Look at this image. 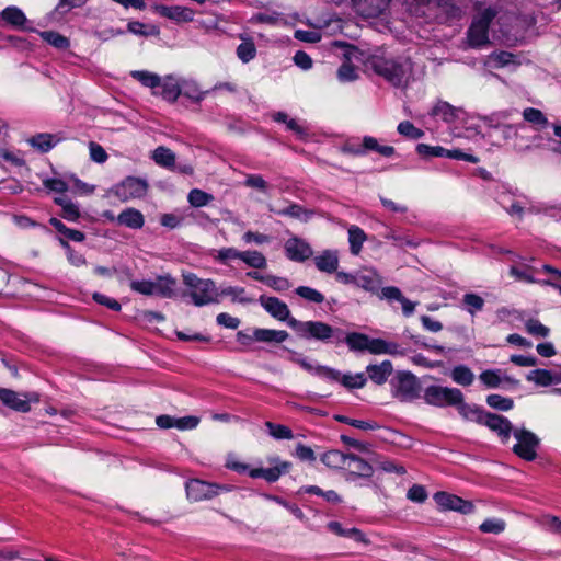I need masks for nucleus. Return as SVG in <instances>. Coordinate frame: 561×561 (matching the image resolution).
Wrapping results in <instances>:
<instances>
[{"instance_id":"obj_45","label":"nucleus","mask_w":561,"mask_h":561,"mask_svg":"<svg viewBox=\"0 0 561 561\" xmlns=\"http://www.w3.org/2000/svg\"><path fill=\"white\" fill-rule=\"evenodd\" d=\"M462 304L467 312L474 316L478 311H481L484 307V299L473 293H467L462 297Z\"/></svg>"},{"instance_id":"obj_3","label":"nucleus","mask_w":561,"mask_h":561,"mask_svg":"<svg viewBox=\"0 0 561 561\" xmlns=\"http://www.w3.org/2000/svg\"><path fill=\"white\" fill-rule=\"evenodd\" d=\"M182 278L195 306L202 307L219 302V294L213 279L201 278L192 272L183 273Z\"/></svg>"},{"instance_id":"obj_1","label":"nucleus","mask_w":561,"mask_h":561,"mask_svg":"<svg viewBox=\"0 0 561 561\" xmlns=\"http://www.w3.org/2000/svg\"><path fill=\"white\" fill-rule=\"evenodd\" d=\"M365 67L394 88H407L413 79V62L409 57H388L374 54L367 57Z\"/></svg>"},{"instance_id":"obj_63","label":"nucleus","mask_w":561,"mask_h":561,"mask_svg":"<svg viewBox=\"0 0 561 561\" xmlns=\"http://www.w3.org/2000/svg\"><path fill=\"white\" fill-rule=\"evenodd\" d=\"M247 187L255 188L264 194H267L270 185L260 174H248L244 181Z\"/></svg>"},{"instance_id":"obj_21","label":"nucleus","mask_w":561,"mask_h":561,"mask_svg":"<svg viewBox=\"0 0 561 561\" xmlns=\"http://www.w3.org/2000/svg\"><path fill=\"white\" fill-rule=\"evenodd\" d=\"M369 379L376 385H383L393 371L392 363L388 359L378 365H368L366 367Z\"/></svg>"},{"instance_id":"obj_9","label":"nucleus","mask_w":561,"mask_h":561,"mask_svg":"<svg viewBox=\"0 0 561 561\" xmlns=\"http://www.w3.org/2000/svg\"><path fill=\"white\" fill-rule=\"evenodd\" d=\"M0 400L7 407L18 412L26 413L31 410V401H39L37 393L20 394L13 390L0 388Z\"/></svg>"},{"instance_id":"obj_2","label":"nucleus","mask_w":561,"mask_h":561,"mask_svg":"<svg viewBox=\"0 0 561 561\" xmlns=\"http://www.w3.org/2000/svg\"><path fill=\"white\" fill-rule=\"evenodd\" d=\"M289 328L304 340L317 341L324 344H341V328L332 327L323 321L289 320Z\"/></svg>"},{"instance_id":"obj_42","label":"nucleus","mask_w":561,"mask_h":561,"mask_svg":"<svg viewBox=\"0 0 561 561\" xmlns=\"http://www.w3.org/2000/svg\"><path fill=\"white\" fill-rule=\"evenodd\" d=\"M328 527L335 534L348 538H353L355 541L367 543L365 535L357 528L344 529L340 523L330 522Z\"/></svg>"},{"instance_id":"obj_24","label":"nucleus","mask_w":561,"mask_h":561,"mask_svg":"<svg viewBox=\"0 0 561 561\" xmlns=\"http://www.w3.org/2000/svg\"><path fill=\"white\" fill-rule=\"evenodd\" d=\"M154 295L163 298H172L175 296L176 280L171 275H160L152 280Z\"/></svg>"},{"instance_id":"obj_28","label":"nucleus","mask_w":561,"mask_h":561,"mask_svg":"<svg viewBox=\"0 0 561 561\" xmlns=\"http://www.w3.org/2000/svg\"><path fill=\"white\" fill-rule=\"evenodd\" d=\"M421 2L422 4H426V9L421 10L420 13L427 18L432 16L428 11L436 5L444 9L447 12L448 18L459 19L461 16L460 8L455 5L451 0H439L438 3L432 2L431 0H421Z\"/></svg>"},{"instance_id":"obj_39","label":"nucleus","mask_w":561,"mask_h":561,"mask_svg":"<svg viewBox=\"0 0 561 561\" xmlns=\"http://www.w3.org/2000/svg\"><path fill=\"white\" fill-rule=\"evenodd\" d=\"M362 147L365 149V154L367 151H376L383 157L394 154V148L392 146H381L378 144V140L371 136H365L363 138Z\"/></svg>"},{"instance_id":"obj_12","label":"nucleus","mask_w":561,"mask_h":561,"mask_svg":"<svg viewBox=\"0 0 561 561\" xmlns=\"http://www.w3.org/2000/svg\"><path fill=\"white\" fill-rule=\"evenodd\" d=\"M434 499L438 506H440L443 510L456 511L462 514H470L473 512L474 508L471 502L465 501L457 495L449 494L446 492H437L434 495Z\"/></svg>"},{"instance_id":"obj_46","label":"nucleus","mask_w":561,"mask_h":561,"mask_svg":"<svg viewBox=\"0 0 561 561\" xmlns=\"http://www.w3.org/2000/svg\"><path fill=\"white\" fill-rule=\"evenodd\" d=\"M181 95L198 103L204 99L205 92H202L194 81H183L181 83Z\"/></svg>"},{"instance_id":"obj_17","label":"nucleus","mask_w":561,"mask_h":561,"mask_svg":"<svg viewBox=\"0 0 561 561\" xmlns=\"http://www.w3.org/2000/svg\"><path fill=\"white\" fill-rule=\"evenodd\" d=\"M382 284L379 274L371 268H363L357 271L356 286L369 293H377Z\"/></svg>"},{"instance_id":"obj_15","label":"nucleus","mask_w":561,"mask_h":561,"mask_svg":"<svg viewBox=\"0 0 561 561\" xmlns=\"http://www.w3.org/2000/svg\"><path fill=\"white\" fill-rule=\"evenodd\" d=\"M368 353L374 355H391V356H404L407 354L405 348L396 342L386 341L383 339H369Z\"/></svg>"},{"instance_id":"obj_49","label":"nucleus","mask_w":561,"mask_h":561,"mask_svg":"<svg viewBox=\"0 0 561 561\" xmlns=\"http://www.w3.org/2000/svg\"><path fill=\"white\" fill-rule=\"evenodd\" d=\"M486 403L489 407L499 411H510L514 407V401L511 398L496 393L489 394L486 397Z\"/></svg>"},{"instance_id":"obj_22","label":"nucleus","mask_w":561,"mask_h":561,"mask_svg":"<svg viewBox=\"0 0 561 561\" xmlns=\"http://www.w3.org/2000/svg\"><path fill=\"white\" fill-rule=\"evenodd\" d=\"M187 496L194 501H202L216 494L214 485L201 480H192L186 484Z\"/></svg>"},{"instance_id":"obj_19","label":"nucleus","mask_w":561,"mask_h":561,"mask_svg":"<svg viewBox=\"0 0 561 561\" xmlns=\"http://www.w3.org/2000/svg\"><path fill=\"white\" fill-rule=\"evenodd\" d=\"M116 222L130 229H141L145 225V217L140 210L129 207L119 213Z\"/></svg>"},{"instance_id":"obj_13","label":"nucleus","mask_w":561,"mask_h":561,"mask_svg":"<svg viewBox=\"0 0 561 561\" xmlns=\"http://www.w3.org/2000/svg\"><path fill=\"white\" fill-rule=\"evenodd\" d=\"M260 304L273 318L285 321L289 327V320L294 319L290 317V310L288 306L277 297H260Z\"/></svg>"},{"instance_id":"obj_40","label":"nucleus","mask_w":561,"mask_h":561,"mask_svg":"<svg viewBox=\"0 0 561 561\" xmlns=\"http://www.w3.org/2000/svg\"><path fill=\"white\" fill-rule=\"evenodd\" d=\"M451 379L460 386H470L474 380L471 369L465 365L455 366L450 373Z\"/></svg>"},{"instance_id":"obj_31","label":"nucleus","mask_w":561,"mask_h":561,"mask_svg":"<svg viewBox=\"0 0 561 561\" xmlns=\"http://www.w3.org/2000/svg\"><path fill=\"white\" fill-rule=\"evenodd\" d=\"M60 138L56 135L41 133L28 139V144L39 150L41 152H48L53 149L58 142Z\"/></svg>"},{"instance_id":"obj_14","label":"nucleus","mask_w":561,"mask_h":561,"mask_svg":"<svg viewBox=\"0 0 561 561\" xmlns=\"http://www.w3.org/2000/svg\"><path fill=\"white\" fill-rule=\"evenodd\" d=\"M353 9L364 18H377L382 14L390 0H351Z\"/></svg>"},{"instance_id":"obj_43","label":"nucleus","mask_w":561,"mask_h":561,"mask_svg":"<svg viewBox=\"0 0 561 561\" xmlns=\"http://www.w3.org/2000/svg\"><path fill=\"white\" fill-rule=\"evenodd\" d=\"M55 203L61 206L62 218L69 221H77L79 219L80 211L77 204L68 201L66 197H57L55 198Z\"/></svg>"},{"instance_id":"obj_50","label":"nucleus","mask_w":561,"mask_h":561,"mask_svg":"<svg viewBox=\"0 0 561 561\" xmlns=\"http://www.w3.org/2000/svg\"><path fill=\"white\" fill-rule=\"evenodd\" d=\"M416 152L425 159L433 158V157L446 158V154H448V149H446L442 146H430L426 144H419L416 146Z\"/></svg>"},{"instance_id":"obj_38","label":"nucleus","mask_w":561,"mask_h":561,"mask_svg":"<svg viewBox=\"0 0 561 561\" xmlns=\"http://www.w3.org/2000/svg\"><path fill=\"white\" fill-rule=\"evenodd\" d=\"M130 76L142 85L150 88L153 91L159 89L161 83V78L158 75L146 70H134L130 72Z\"/></svg>"},{"instance_id":"obj_44","label":"nucleus","mask_w":561,"mask_h":561,"mask_svg":"<svg viewBox=\"0 0 561 561\" xmlns=\"http://www.w3.org/2000/svg\"><path fill=\"white\" fill-rule=\"evenodd\" d=\"M241 261L253 268H265L267 266L266 257L259 251H242Z\"/></svg>"},{"instance_id":"obj_18","label":"nucleus","mask_w":561,"mask_h":561,"mask_svg":"<svg viewBox=\"0 0 561 561\" xmlns=\"http://www.w3.org/2000/svg\"><path fill=\"white\" fill-rule=\"evenodd\" d=\"M369 339L367 334L341 329V344L345 343L351 352H368Z\"/></svg>"},{"instance_id":"obj_60","label":"nucleus","mask_w":561,"mask_h":561,"mask_svg":"<svg viewBox=\"0 0 561 561\" xmlns=\"http://www.w3.org/2000/svg\"><path fill=\"white\" fill-rule=\"evenodd\" d=\"M241 253L242 251H239L236 248H222L217 250L213 257L222 264H228L229 261L237 259L241 260Z\"/></svg>"},{"instance_id":"obj_59","label":"nucleus","mask_w":561,"mask_h":561,"mask_svg":"<svg viewBox=\"0 0 561 561\" xmlns=\"http://www.w3.org/2000/svg\"><path fill=\"white\" fill-rule=\"evenodd\" d=\"M481 382L488 388H497L502 383L501 371L497 369H488L479 376Z\"/></svg>"},{"instance_id":"obj_36","label":"nucleus","mask_w":561,"mask_h":561,"mask_svg":"<svg viewBox=\"0 0 561 561\" xmlns=\"http://www.w3.org/2000/svg\"><path fill=\"white\" fill-rule=\"evenodd\" d=\"M366 233L357 226H351L348 228V242L350 250L353 255H358L362 251L363 243L366 240Z\"/></svg>"},{"instance_id":"obj_8","label":"nucleus","mask_w":561,"mask_h":561,"mask_svg":"<svg viewBox=\"0 0 561 561\" xmlns=\"http://www.w3.org/2000/svg\"><path fill=\"white\" fill-rule=\"evenodd\" d=\"M148 183L146 180L135 176H128L116 184L112 192L118 199L126 202L133 198H140L147 194Z\"/></svg>"},{"instance_id":"obj_52","label":"nucleus","mask_w":561,"mask_h":561,"mask_svg":"<svg viewBox=\"0 0 561 561\" xmlns=\"http://www.w3.org/2000/svg\"><path fill=\"white\" fill-rule=\"evenodd\" d=\"M218 294L219 296L231 297L232 301H238L241 304H248L252 301V299L245 297V289L243 287L227 286L221 288V290L218 291Z\"/></svg>"},{"instance_id":"obj_51","label":"nucleus","mask_w":561,"mask_h":561,"mask_svg":"<svg viewBox=\"0 0 561 561\" xmlns=\"http://www.w3.org/2000/svg\"><path fill=\"white\" fill-rule=\"evenodd\" d=\"M214 199L211 194H208L202 190L193 188L188 193L187 201L193 207H203L209 204Z\"/></svg>"},{"instance_id":"obj_53","label":"nucleus","mask_w":561,"mask_h":561,"mask_svg":"<svg viewBox=\"0 0 561 561\" xmlns=\"http://www.w3.org/2000/svg\"><path fill=\"white\" fill-rule=\"evenodd\" d=\"M334 419L340 423L348 424L353 427H356V428H359L363 431H374V430L379 428V425L376 422L355 420V419H351L345 415H335Z\"/></svg>"},{"instance_id":"obj_33","label":"nucleus","mask_w":561,"mask_h":561,"mask_svg":"<svg viewBox=\"0 0 561 561\" xmlns=\"http://www.w3.org/2000/svg\"><path fill=\"white\" fill-rule=\"evenodd\" d=\"M348 454L332 449L321 456V461L329 468L343 469L346 468Z\"/></svg>"},{"instance_id":"obj_58","label":"nucleus","mask_w":561,"mask_h":561,"mask_svg":"<svg viewBox=\"0 0 561 561\" xmlns=\"http://www.w3.org/2000/svg\"><path fill=\"white\" fill-rule=\"evenodd\" d=\"M59 243L65 249V251L67 253V259L71 265L79 267L87 263L85 257L81 253L76 252L70 247L68 240L59 238Z\"/></svg>"},{"instance_id":"obj_5","label":"nucleus","mask_w":561,"mask_h":561,"mask_svg":"<svg viewBox=\"0 0 561 561\" xmlns=\"http://www.w3.org/2000/svg\"><path fill=\"white\" fill-rule=\"evenodd\" d=\"M391 386L393 397L401 402H411L420 397V382L411 373H398L397 377L392 379Z\"/></svg>"},{"instance_id":"obj_29","label":"nucleus","mask_w":561,"mask_h":561,"mask_svg":"<svg viewBox=\"0 0 561 561\" xmlns=\"http://www.w3.org/2000/svg\"><path fill=\"white\" fill-rule=\"evenodd\" d=\"M526 379L542 387L561 382V377L558 374H552L547 369H534L527 374Z\"/></svg>"},{"instance_id":"obj_26","label":"nucleus","mask_w":561,"mask_h":561,"mask_svg":"<svg viewBox=\"0 0 561 561\" xmlns=\"http://www.w3.org/2000/svg\"><path fill=\"white\" fill-rule=\"evenodd\" d=\"M461 110L448 102L438 101L431 111L432 116L440 117L446 123H453L459 118Z\"/></svg>"},{"instance_id":"obj_54","label":"nucleus","mask_w":561,"mask_h":561,"mask_svg":"<svg viewBox=\"0 0 561 561\" xmlns=\"http://www.w3.org/2000/svg\"><path fill=\"white\" fill-rule=\"evenodd\" d=\"M295 293L310 302L322 304L324 301L323 294L309 286H299L295 289Z\"/></svg>"},{"instance_id":"obj_10","label":"nucleus","mask_w":561,"mask_h":561,"mask_svg":"<svg viewBox=\"0 0 561 561\" xmlns=\"http://www.w3.org/2000/svg\"><path fill=\"white\" fill-rule=\"evenodd\" d=\"M481 425H484L492 432L496 433L503 443L508 442L511 434L515 430L507 417L488 411Z\"/></svg>"},{"instance_id":"obj_30","label":"nucleus","mask_w":561,"mask_h":561,"mask_svg":"<svg viewBox=\"0 0 561 561\" xmlns=\"http://www.w3.org/2000/svg\"><path fill=\"white\" fill-rule=\"evenodd\" d=\"M288 336L289 334L284 330L255 329L253 331L254 340L265 343H283Z\"/></svg>"},{"instance_id":"obj_16","label":"nucleus","mask_w":561,"mask_h":561,"mask_svg":"<svg viewBox=\"0 0 561 561\" xmlns=\"http://www.w3.org/2000/svg\"><path fill=\"white\" fill-rule=\"evenodd\" d=\"M152 93L154 95H160L169 103H174L181 95V83H179L174 77L167 76L163 79L161 78L159 89L154 90Z\"/></svg>"},{"instance_id":"obj_47","label":"nucleus","mask_w":561,"mask_h":561,"mask_svg":"<svg viewBox=\"0 0 561 561\" xmlns=\"http://www.w3.org/2000/svg\"><path fill=\"white\" fill-rule=\"evenodd\" d=\"M41 37L58 49H67L70 46V42L64 35L54 31H44L39 33Z\"/></svg>"},{"instance_id":"obj_34","label":"nucleus","mask_w":561,"mask_h":561,"mask_svg":"<svg viewBox=\"0 0 561 561\" xmlns=\"http://www.w3.org/2000/svg\"><path fill=\"white\" fill-rule=\"evenodd\" d=\"M49 224L51 227H54L60 234L64 236L62 239L65 240H71L75 242H82L85 239V236L83 232L79 230H75L71 228H68L61 220L57 218H50Z\"/></svg>"},{"instance_id":"obj_4","label":"nucleus","mask_w":561,"mask_h":561,"mask_svg":"<svg viewBox=\"0 0 561 561\" xmlns=\"http://www.w3.org/2000/svg\"><path fill=\"white\" fill-rule=\"evenodd\" d=\"M497 12L493 8L481 11L472 21L467 31L468 44L472 48H481L490 43L489 28Z\"/></svg>"},{"instance_id":"obj_61","label":"nucleus","mask_w":561,"mask_h":561,"mask_svg":"<svg viewBox=\"0 0 561 561\" xmlns=\"http://www.w3.org/2000/svg\"><path fill=\"white\" fill-rule=\"evenodd\" d=\"M397 130L400 135L408 137L410 139H420L424 136V131L420 128H416L411 122L403 121L401 122Z\"/></svg>"},{"instance_id":"obj_11","label":"nucleus","mask_w":561,"mask_h":561,"mask_svg":"<svg viewBox=\"0 0 561 561\" xmlns=\"http://www.w3.org/2000/svg\"><path fill=\"white\" fill-rule=\"evenodd\" d=\"M286 256L294 262H305L312 256L311 245L298 237L289 238L284 245Z\"/></svg>"},{"instance_id":"obj_32","label":"nucleus","mask_w":561,"mask_h":561,"mask_svg":"<svg viewBox=\"0 0 561 561\" xmlns=\"http://www.w3.org/2000/svg\"><path fill=\"white\" fill-rule=\"evenodd\" d=\"M152 159L158 165L162 168L175 170V153L164 146H159L153 150Z\"/></svg>"},{"instance_id":"obj_35","label":"nucleus","mask_w":561,"mask_h":561,"mask_svg":"<svg viewBox=\"0 0 561 561\" xmlns=\"http://www.w3.org/2000/svg\"><path fill=\"white\" fill-rule=\"evenodd\" d=\"M1 18L14 27H23L27 19L23 11L18 7H7L0 12Z\"/></svg>"},{"instance_id":"obj_57","label":"nucleus","mask_w":561,"mask_h":561,"mask_svg":"<svg viewBox=\"0 0 561 561\" xmlns=\"http://www.w3.org/2000/svg\"><path fill=\"white\" fill-rule=\"evenodd\" d=\"M340 82L346 83L357 80L358 73L356 68L348 61L343 62L336 72Z\"/></svg>"},{"instance_id":"obj_37","label":"nucleus","mask_w":561,"mask_h":561,"mask_svg":"<svg viewBox=\"0 0 561 561\" xmlns=\"http://www.w3.org/2000/svg\"><path fill=\"white\" fill-rule=\"evenodd\" d=\"M237 57L243 62L248 64L256 56V47L251 38H242V42L236 49Z\"/></svg>"},{"instance_id":"obj_62","label":"nucleus","mask_w":561,"mask_h":561,"mask_svg":"<svg viewBox=\"0 0 561 561\" xmlns=\"http://www.w3.org/2000/svg\"><path fill=\"white\" fill-rule=\"evenodd\" d=\"M290 463L284 461L279 466L263 468V479H265L267 482H275L283 473L288 471Z\"/></svg>"},{"instance_id":"obj_23","label":"nucleus","mask_w":561,"mask_h":561,"mask_svg":"<svg viewBox=\"0 0 561 561\" xmlns=\"http://www.w3.org/2000/svg\"><path fill=\"white\" fill-rule=\"evenodd\" d=\"M316 267L320 272L335 273L339 267V255L336 251L324 250L321 254L314 257Z\"/></svg>"},{"instance_id":"obj_7","label":"nucleus","mask_w":561,"mask_h":561,"mask_svg":"<svg viewBox=\"0 0 561 561\" xmlns=\"http://www.w3.org/2000/svg\"><path fill=\"white\" fill-rule=\"evenodd\" d=\"M426 403L436 407L455 405L462 401V392L457 388L430 386L424 391Z\"/></svg>"},{"instance_id":"obj_20","label":"nucleus","mask_w":561,"mask_h":561,"mask_svg":"<svg viewBox=\"0 0 561 561\" xmlns=\"http://www.w3.org/2000/svg\"><path fill=\"white\" fill-rule=\"evenodd\" d=\"M159 14L176 22H191L194 19V11L180 5H160L157 8Z\"/></svg>"},{"instance_id":"obj_25","label":"nucleus","mask_w":561,"mask_h":561,"mask_svg":"<svg viewBox=\"0 0 561 561\" xmlns=\"http://www.w3.org/2000/svg\"><path fill=\"white\" fill-rule=\"evenodd\" d=\"M458 413L466 420L470 422H476L478 424H482L484 415L486 411L479 405L468 404L466 402L460 401L456 404Z\"/></svg>"},{"instance_id":"obj_6","label":"nucleus","mask_w":561,"mask_h":561,"mask_svg":"<svg viewBox=\"0 0 561 561\" xmlns=\"http://www.w3.org/2000/svg\"><path fill=\"white\" fill-rule=\"evenodd\" d=\"M513 435L517 440L513 451L524 460L531 461L536 459L537 448L540 443L537 435L526 428H515Z\"/></svg>"},{"instance_id":"obj_27","label":"nucleus","mask_w":561,"mask_h":561,"mask_svg":"<svg viewBox=\"0 0 561 561\" xmlns=\"http://www.w3.org/2000/svg\"><path fill=\"white\" fill-rule=\"evenodd\" d=\"M346 468L351 470V476L369 478L373 476V467L354 454H348Z\"/></svg>"},{"instance_id":"obj_55","label":"nucleus","mask_w":561,"mask_h":561,"mask_svg":"<svg viewBox=\"0 0 561 561\" xmlns=\"http://www.w3.org/2000/svg\"><path fill=\"white\" fill-rule=\"evenodd\" d=\"M506 523L501 518H489L485 519L480 526L479 529L484 534H501L505 530Z\"/></svg>"},{"instance_id":"obj_56","label":"nucleus","mask_w":561,"mask_h":561,"mask_svg":"<svg viewBox=\"0 0 561 561\" xmlns=\"http://www.w3.org/2000/svg\"><path fill=\"white\" fill-rule=\"evenodd\" d=\"M268 434L276 439H291L294 437L291 430L288 426L282 424H275L273 422L265 423Z\"/></svg>"},{"instance_id":"obj_48","label":"nucleus","mask_w":561,"mask_h":561,"mask_svg":"<svg viewBox=\"0 0 561 561\" xmlns=\"http://www.w3.org/2000/svg\"><path fill=\"white\" fill-rule=\"evenodd\" d=\"M337 382H341L345 388L348 389H360L366 385L367 378L365 377L364 373H357L355 375L341 374L340 380Z\"/></svg>"},{"instance_id":"obj_41","label":"nucleus","mask_w":561,"mask_h":561,"mask_svg":"<svg viewBox=\"0 0 561 561\" xmlns=\"http://www.w3.org/2000/svg\"><path fill=\"white\" fill-rule=\"evenodd\" d=\"M523 117L526 122L533 124L536 127V129H538V130L543 129L548 126L547 117L538 108H534V107L525 108L523 112Z\"/></svg>"},{"instance_id":"obj_64","label":"nucleus","mask_w":561,"mask_h":561,"mask_svg":"<svg viewBox=\"0 0 561 561\" xmlns=\"http://www.w3.org/2000/svg\"><path fill=\"white\" fill-rule=\"evenodd\" d=\"M127 30L136 35L149 36L159 33L156 26H146L144 23L138 21H131L127 24Z\"/></svg>"}]
</instances>
